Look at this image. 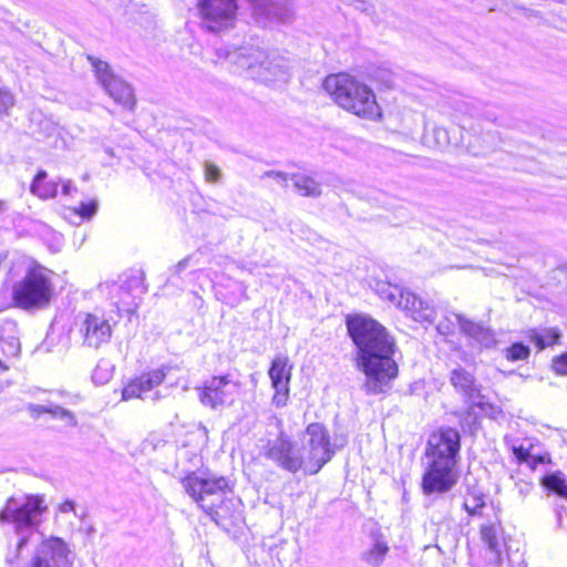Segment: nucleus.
<instances>
[{"label": "nucleus", "mask_w": 567, "mask_h": 567, "mask_svg": "<svg viewBox=\"0 0 567 567\" xmlns=\"http://www.w3.org/2000/svg\"><path fill=\"white\" fill-rule=\"evenodd\" d=\"M450 382L455 391L460 393L465 402L480 404L482 399L481 385L474 374L462 367L453 369L450 373Z\"/></svg>", "instance_id": "20"}, {"label": "nucleus", "mask_w": 567, "mask_h": 567, "mask_svg": "<svg viewBox=\"0 0 567 567\" xmlns=\"http://www.w3.org/2000/svg\"><path fill=\"white\" fill-rule=\"evenodd\" d=\"M265 177H272L275 178L278 183H286L288 181V174L287 173H284V172H276V171H267L265 174H264Z\"/></svg>", "instance_id": "46"}, {"label": "nucleus", "mask_w": 567, "mask_h": 567, "mask_svg": "<svg viewBox=\"0 0 567 567\" xmlns=\"http://www.w3.org/2000/svg\"><path fill=\"white\" fill-rule=\"evenodd\" d=\"M97 290L105 296L117 311L132 315L136 311L146 293L145 274L141 269H131L120 278V282L100 284Z\"/></svg>", "instance_id": "7"}, {"label": "nucleus", "mask_w": 567, "mask_h": 567, "mask_svg": "<svg viewBox=\"0 0 567 567\" xmlns=\"http://www.w3.org/2000/svg\"><path fill=\"white\" fill-rule=\"evenodd\" d=\"M166 377V368L162 367L132 380L122 392L123 400H130L134 398L151 399L157 401L159 399L158 391L148 395L152 390L163 383Z\"/></svg>", "instance_id": "18"}, {"label": "nucleus", "mask_w": 567, "mask_h": 567, "mask_svg": "<svg viewBox=\"0 0 567 567\" xmlns=\"http://www.w3.org/2000/svg\"><path fill=\"white\" fill-rule=\"evenodd\" d=\"M545 462V457L542 455H533L532 453L526 458L524 464H526L530 470H536V467Z\"/></svg>", "instance_id": "45"}, {"label": "nucleus", "mask_w": 567, "mask_h": 567, "mask_svg": "<svg viewBox=\"0 0 567 567\" xmlns=\"http://www.w3.org/2000/svg\"><path fill=\"white\" fill-rule=\"evenodd\" d=\"M265 455L290 473L305 470V457L300 446L291 441L284 431H280L275 440L268 442Z\"/></svg>", "instance_id": "14"}, {"label": "nucleus", "mask_w": 567, "mask_h": 567, "mask_svg": "<svg viewBox=\"0 0 567 567\" xmlns=\"http://www.w3.org/2000/svg\"><path fill=\"white\" fill-rule=\"evenodd\" d=\"M461 435L453 427H441L427 440V466L422 475L421 488L425 496L449 493L458 482Z\"/></svg>", "instance_id": "2"}, {"label": "nucleus", "mask_w": 567, "mask_h": 567, "mask_svg": "<svg viewBox=\"0 0 567 567\" xmlns=\"http://www.w3.org/2000/svg\"><path fill=\"white\" fill-rule=\"evenodd\" d=\"M515 488L518 495L524 499L534 488V484L529 481L518 480L515 483Z\"/></svg>", "instance_id": "40"}, {"label": "nucleus", "mask_w": 567, "mask_h": 567, "mask_svg": "<svg viewBox=\"0 0 567 567\" xmlns=\"http://www.w3.org/2000/svg\"><path fill=\"white\" fill-rule=\"evenodd\" d=\"M462 333L468 337L480 348L489 349L496 344L494 332L481 323L471 321L463 316H455Z\"/></svg>", "instance_id": "24"}, {"label": "nucleus", "mask_w": 567, "mask_h": 567, "mask_svg": "<svg viewBox=\"0 0 567 567\" xmlns=\"http://www.w3.org/2000/svg\"><path fill=\"white\" fill-rule=\"evenodd\" d=\"M182 485L217 525H225L228 518L240 516L241 501L233 495L227 477H199L193 472L182 480Z\"/></svg>", "instance_id": "3"}, {"label": "nucleus", "mask_w": 567, "mask_h": 567, "mask_svg": "<svg viewBox=\"0 0 567 567\" xmlns=\"http://www.w3.org/2000/svg\"><path fill=\"white\" fill-rule=\"evenodd\" d=\"M291 179L293 181L296 190L301 196L316 197L321 193L319 183L309 176L302 174H293Z\"/></svg>", "instance_id": "31"}, {"label": "nucleus", "mask_w": 567, "mask_h": 567, "mask_svg": "<svg viewBox=\"0 0 567 567\" xmlns=\"http://www.w3.org/2000/svg\"><path fill=\"white\" fill-rule=\"evenodd\" d=\"M239 384L231 374L215 375L198 389L203 405L212 409L230 405L238 393Z\"/></svg>", "instance_id": "15"}, {"label": "nucleus", "mask_w": 567, "mask_h": 567, "mask_svg": "<svg viewBox=\"0 0 567 567\" xmlns=\"http://www.w3.org/2000/svg\"><path fill=\"white\" fill-rule=\"evenodd\" d=\"M305 472L317 474L334 455L328 429L318 422L310 423L301 436Z\"/></svg>", "instance_id": "8"}, {"label": "nucleus", "mask_w": 567, "mask_h": 567, "mask_svg": "<svg viewBox=\"0 0 567 567\" xmlns=\"http://www.w3.org/2000/svg\"><path fill=\"white\" fill-rule=\"evenodd\" d=\"M370 545L360 554V559L370 567H380L390 548L385 537L379 530L370 533Z\"/></svg>", "instance_id": "25"}, {"label": "nucleus", "mask_w": 567, "mask_h": 567, "mask_svg": "<svg viewBox=\"0 0 567 567\" xmlns=\"http://www.w3.org/2000/svg\"><path fill=\"white\" fill-rule=\"evenodd\" d=\"M192 257L190 256H187L185 257L184 259H182L181 261H178L174 268L172 269V271L175 274V275H178L181 274L182 271H184L187 266L189 265V261H190Z\"/></svg>", "instance_id": "47"}, {"label": "nucleus", "mask_w": 567, "mask_h": 567, "mask_svg": "<svg viewBox=\"0 0 567 567\" xmlns=\"http://www.w3.org/2000/svg\"><path fill=\"white\" fill-rule=\"evenodd\" d=\"M47 413L51 414V416L53 419H59L61 421L66 422V424H69L70 426H76V424H78V421H76L74 414L71 411H69L60 405H56V404L48 405Z\"/></svg>", "instance_id": "33"}, {"label": "nucleus", "mask_w": 567, "mask_h": 567, "mask_svg": "<svg viewBox=\"0 0 567 567\" xmlns=\"http://www.w3.org/2000/svg\"><path fill=\"white\" fill-rule=\"evenodd\" d=\"M322 86L340 107L359 117L374 120L381 115L372 90L350 74H330Z\"/></svg>", "instance_id": "4"}, {"label": "nucleus", "mask_w": 567, "mask_h": 567, "mask_svg": "<svg viewBox=\"0 0 567 567\" xmlns=\"http://www.w3.org/2000/svg\"><path fill=\"white\" fill-rule=\"evenodd\" d=\"M51 275L52 271L41 265H28L23 276L12 286L14 305L24 310L47 307L54 292Z\"/></svg>", "instance_id": "5"}, {"label": "nucleus", "mask_w": 567, "mask_h": 567, "mask_svg": "<svg viewBox=\"0 0 567 567\" xmlns=\"http://www.w3.org/2000/svg\"><path fill=\"white\" fill-rule=\"evenodd\" d=\"M375 291L382 299L398 306L415 321L434 322L436 313L434 307L430 302L416 297L413 292L388 281H378L375 284Z\"/></svg>", "instance_id": "9"}, {"label": "nucleus", "mask_w": 567, "mask_h": 567, "mask_svg": "<svg viewBox=\"0 0 567 567\" xmlns=\"http://www.w3.org/2000/svg\"><path fill=\"white\" fill-rule=\"evenodd\" d=\"M59 185V181L48 179V173L40 169L31 183L30 190L42 199H50L58 195Z\"/></svg>", "instance_id": "28"}, {"label": "nucleus", "mask_w": 567, "mask_h": 567, "mask_svg": "<svg viewBox=\"0 0 567 567\" xmlns=\"http://www.w3.org/2000/svg\"><path fill=\"white\" fill-rule=\"evenodd\" d=\"M61 513H70L75 511V504L73 501L66 499L59 507Z\"/></svg>", "instance_id": "48"}, {"label": "nucleus", "mask_w": 567, "mask_h": 567, "mask_svg": "<svg viewBox=\"0 0 567 567\" xmlns=\"http://www.w3.org/2000/svg\"><path fill=\"white\" fill-rule=\"evenodd\" d=\"M455 316H458L457 313H450L449 316H445L442 318L439 323L436 324V331L442 336H451L454 333L455 324H458L457 319Z\"/></svg>", "instance_id": "34"}, {"label": "nucleus", "mask_w": 567, "mask_h": 567, "mask_svg": "<svg viewBox=\"0 0 567 567\" xmlns=\"http://www.w3.org/2000/svg\"><path fill=\"white\" fill-rule=\"evenodd\" d=\"M481 539L486 546L485 559L489 567H501L506 555L511 567H527L523 554H508L504 529L499 519L483 523L480 527Z\"/></svg>", "instance_id": "10"}, {"label": "nucleus", "mask_w": 567, "mask_h": 567, "mask_svg": "<svg viewBox=\"0 0 567 567\" xmlns=\"http://www.w3.org/2000/svg\"><path fill=\"white\" fill-rule=\"evenodd\" d=\"M205 179L208 183H218L221 178V171L210 162L204 164Z\"/></svg>", "instance_id": "37"}, {"label": "nucleus", "mask_w": 567, "mask_h": 567, "mask_svg": "<svg viewBox=\"0 0 567 567\" xmlns=\"http://www.w3.org/2000/svg\"><path fill=\"white\" fill-rule=\"evenodd\" d=\"M111 374L109 362L100 361L92 373V380L97 384H104L110 380Z\"/></svg>", "instance_id": "35"}, {"label": "nucleus", "mask_w": 567, "mask_h": 567, "mask_svg": "<svg viewBox=\"0 0 567 567\" xmlns=\"http://www.w3.org/2000/svg\"><path fill=\"white\" fill-rule=\"evenodd\" d=\"M485 494L477 488L466 483V493L463 502V508L471 517H484L487 504L485 502Z\"/></svg>", "instance_id": "27"}, {"label": "nucleus", "mask_w": 567, "mask_h": 567, "mask_svg": "<svg viewBox=\"0 0 567 567\" xmlns=\"http://www.w3.org/2000/svg\"><path fill=\"white\" fill-rule=\"evenodd\" d=\"M560 336L561 333L557 328H540L532 330L529 338L539 349H545L556 344Z\"/></svg>", "instance_id": "30"}, {"label": "nucleus", "mask_w": 567, "mask_h": 567, "mask_svg": "<svg viewBox=\"0 0 567 567\" xmlns=\"http://www.w3.org/2000/svg\"><path fill=\"white\" fill-rule=\"evenodd\" d=\"M0 348L7 357H18L20 353L18 326L13 320L0 322Z\"/></svg>", "instance_id": "26"}, {"label": "nucleus", "mask_w": 567, "mask_h": 567, "mask_svg": "<svg viewBox=\"0 0 567 567\" xmlns=\"http://www.w3.org/2000/svg\"><path fill=\"white\" fill-rule=\"evenodd\" d=\"M530 349L523 342H515L505 349V357L509 361L525 360L529 357Z\"/></svg>", "instance_id": "32"}, {"label": "nucleus", "mask_w": 567, "mask_h": 567, "mask_svg": "<svg viewBox=\"0 0 567 567\" xmlns=\"http://www.w3.org/2000/svg\"><path fill=\"white\" fill-rule=\"evenodd\" d=\"M252 13L260 22L278 21L287 22L293 14L289 0H248Z\"/></svg>", "instance_id": "19"}, {"label": "nucleus", "mask_w": 567, "mask_h": 567, "mask_svg": "<svg viewBox=\"0 0 567 567\" xmlns=\"http://www.w3.org/2000/svg\"><path fill=\"white\" fill-rule=\"evenodd\" d=\"M260 51L264 53V56H260L257 61L252 58L251 61L255 62V65L249 70L262 81H287L289 73L285 60L282 58L269 60L266 53L262 50Z\"/></svg>", "instance_id": "22"}, {"label": "nucleus", "mask_w": 567, "mask_h": 567, "mask_svg": "<svg viewBox=\"0 0 567 567\" xmlns=\"http://www.w3.org/2000/svg\"><path fill=\"white\" fill-rule=\"evenodd\" d=\"M61 184V192L65 196H72L74 193L78 192V188L74 186L73 182L70 179H59Z\"/></svg>", "instance_id": "43"}, {"label": "nucleus", "mask_w": 567, "mask_h": 567, "mask_svg": "<svg viewBox=\"0 0 567 567\" xmlns=\"http://www.w3.org/2000/svg\"><path fill=\"white\" fill-rule=\"evenodd\" d=\"M200 27L208 32L219 33L233 29L237 20V0H197Z\"/></svg>", "instance_id": "11"}, {"label": "nucleus", "mask_w": 567, "mask_h": 567, "mask_svg": "<svg viewBox=\"0 0 567 567\" xmlns=\"http://www.w3.org/2000/svg\"><path fill=\"white\" fill-rule=\"evenodd\" d=\"M540 484L548 493L567 502V481L563 472L555 471L544 475Z\"/></svg>", "instance_id": "29"}, {"label": "nucleus", "mask_w": 567, "mask_h": 567, "mask_svg": "<svg viewBox=\"0 0 567 567\" xmlns=\"http://www.w3.org/2000/svg\"><path fill=\"white\" fill-rule=\"evenodd\" d=\"M214 291L219 301L230 307H235L248 298L247 286L243 281L235 280L226 275H221L214 284Z\"/></svg>", "instance_id": "21"}, {"label": "nucleus", "mask_w": 567, "mask_h": 567, "mask_svg": "<svg viewBox=\"0 0 567 567\" xmlns=\"http://www.w3.org/2000/svg\"><path fill=\"white\" fill-rule=\"evenodd\" d=\"M216 60H214L215 63L221 62V61H230L231 63L236 64L240 69H250L255 65V62L251 61L254 58L255 61H257L260 56H264V53L260 51V49H247V48H239L230 50L226 45H221L215 49Z\"/></svg>", "instance_id": "23"}, {"label": "nucleus", "mask_w": 567, "mask_h": 567, "mask_svg": "<svg viewBox=\"0 0 567 567\" xmlns=\"http://www.w3.org/2000/svg\"><path fill=\"white\" fill-rule=\"evenodd\" d=\"M512 452L514 454V456L516 457V460L519 462V463H524L526 461V458L529 456L530 452L528 449L524 447L523 444H519V445H513L512 446Z\"/></svg>", "instance_id": "41"}, {"label": "nucleus", "mask_w": 567, "mask_h": 567, "mask_svg": "<svg viewBox=\"0 0 567 567\" xmlns=\"http://www.w3.org/2000/svg\"><path fill=\"white\" fill-rule=\"evenodd\" d=\"M14 105L13 94L6 87H0V116L7 114Z\"/></svg>", "instance_id": "36"}, {"label": "nucleus", "mask_w": 567, "mask_h": 567, "mask_svg": "<svg viewBox=\"0 0 567 567\" xmlns=\"http://www.w3.org/2000/svg\"><path fill=\"white\" fill-rule=\"evenodd\" d=\"M341 2L354 7L361 12H369L370 3L365 0H340Z\"/></svg>", "instance_id": "42"}, {"label": "nucleus", "mask_w": 567, "mask_h": 567, "mask_svg": "<svg viewBox=\"0 0 567 567\" xmlns=\"http://www.w3.org/2000/svg\"><path fill=\"white\" fill-rule=\"evenodd\" d=\"M45 509L44 498L40 495L11 496L7 499L0 511V522L14 525L17 534L20 535L17 545L18 551L28 543V537L23 535V532L37 527L40 522L39 518Z\"/></svg>", "instance_id": "6"}, {"label": "nucleus", "mask_w": 567, "mask_h": 567, "mask_svg": "<svg viewBox=\"0 0 567 567\" xmlns=\"http://www.w3.org/2000/svg\"><path fill=\"white\" fill-rule=\"evenodd\" d=\"M27 410L31 416L39 417V415L48 412V405L30 403L28 404Z\"/></svg>", "instance_id": "44"}, {"label": "nucleus", "mask_w": 567, "mask_h": 567, "mask_svg": "<svg viewBox=\"0 0 567 567\" xmlns=\"http://www.w3.org/2000/svg\"><path fill=\"white\" fill-rule=\"evenodd\" d=\"M553 369L557 374H567V352L553 360Z\"/></svg>", "instance_id": "39"}, {"label": "nucleus", "mask_w": 567, "mask_h": 567, "mask_svg": "<svg viewBox=\"0 0 567 567\" xmlns=\"http://www.w3.org/2000/svg\"><path fill=\"white\" fill-rule=\"evenodd\" d=\"M292 367L286 355H277L271 361L268 374L271 380V386L275 390L272 404L277 408H284L289 401V383L291 380Z\"/></svg>", "instance_id": "17"}, {"label": "nucleus", "mask_w": 567, "mask_h": 567, "mask_svg": "<svg viewBox=\"0 0 567 567\" xmlns=\"http://www.w3.org/2000/svg\"><path fill=\"white\" fill-rule=\"evenodd\" d=\"M95 76L104 91L120 105L128 111H133L136 105V99L133 87L120 76L115 75L107 62L97 58L87 56Z\"/></svg>", "instance_id": "12"}, {"label": "nucleus", "mask_w": 567, "mask_h": 567, "mask_svg": "<svg viewBox=\"0 0 567 567\" xmlns=\"http://www.w3.org/2000/svg\"><path fill=\"white\" fill-rule=\"evenodd\" d=\"M71 551L59 537L43 540L27 567H71Z\"/></svg>", "instance_id": "16"}, {"label": "nucleus", "mask_w": 567, "mask_h": 567, "mask_svg": "<svg viewBox=\"0 0 567 567\" xmlns=\"http://www.w3.org/2000/svg\"><path fill=\"white\" fill-rule=\"evenodd\" d=\"M97 210V202L90 200L89 203H81L79 208L75 209L83 219H90Z\"/></svg>", "instance_id": "38"}, {"label": "nucleus", "mask_w": 567, "mask_h": 567, "mask_svg": "<svg viewBox=\"0 0 567 567\" xmlns=\"http://www.w3.org/2000/svg\"><path fill=\"white\" fill-rule=\"evenodd\" d=\"M74 332L81 339L83 347L99 349L110 342L112 327L104 316L81 312L75 317Z\"/></svg>", "instance_id": "13"}, {"label": "nucleus", "mask_w": 567, "mask_h": 567, "mask_svg": "<svg viewBox=\"0 0 567 567\" xmlns=\"http://www.w3.org/2000/svg\"><path fill=\"white\" fill-rule=\"evenodd\" d=\"M346 324L357 349L355 367L365 377L362 390L367 395L385 393L399 374V365L394 360V338L369 316H349Z\"/></svg>", "instance_id": "1"}]
</instances>
